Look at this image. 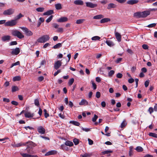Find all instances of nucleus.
Here are the masks:
<instances>
[{
	"mask_svg": "<svg viewBox=\"0 0 157 157\" xmlns=\"http://www.w3.org/2000/svg\"><path fill=\"white\" fill-rule=\"evenodd\" d=\"M26 143L28 144L25 151L21 152L20 154L22 157H37L36 155H32L34 153L33 148L36 146V144L32 141H29Z\"/></svg>",
	"mask_w": 157,
	"mask_h": 157,
	"instance_id": "obj_1",
	"label": "nucleus"
},
{
	"mask_svg": "<svg viewBox=\"0 0 157 157\" xmlns=\"http://www.w3.org/2000/svg\"><path fill=\"white\" fill-rule=\"evenodd\" d=\"M150 14L149 11L145 10L142 12H137L134 13V16L138 17L144 18L147 17Z\"/></svg>",
	"mask_w": 157,
	"mask_h": 157,
	"instance_id": "obj_2",
	"label": "nucleus"
},
{
	"mask_svg": "<svg viewBox=\"0 0 157 157\" xmlns=\"http://www.w3.org/2000/svg\"><path fill=\"white\" fill-rule=\"evenodd\" d=\"M12 34L13 36H16L20 39L24 37V36L21 32L16 29L12 30Z\"/></svg>",
	"mask_w": 157,
	"mask_h": 157,
	"instance_id": "obj_3",
	"label": "nucleus"
},
{
	"mask_svg": "<svg viewBox=\"0 0 157 157\" xmlns=\"http://www.w3.org/2000/svg\"><path fill=\"white\" fill-rule=\"evenodd\" d=\"M49 38V37L48 35H44L39 38L37 40V41L39 43H44L48 41Z\"/></svg>",
	"mask_w": 157,
	"mask_h": 157,
	"instance_id": "obj_4",
	"label": "nucleus"
},
{
	"mask_svg": "<svg viewBox=\"0 0 157 157\" xmlns=\"http://www.w3.org/2000/svg\"><path fill=\"white\" fill-rule=\"evenodd\" d=\"M27 36H30L33 35V32L29 30L27 28L24 27H20Z\"/></svg>",
	"mask_w": 157,
	"mask_h": 157,
	"instance_id": "obj_5",
	"label": "nucleus"
},
{
	"mask_svg": "<svg viewBox=\"0 0 157 157\" xmlns=\"http://www.w3.org/2000/svg\"><path fill=\"white\" fill-rule=\"evenodd\" d=\"M17 21L16 20H12L8 21L5 23L4 25L6 26H12L15 25L17 23Z\"/></svg>",
	"mask_w": 157,
	"mask_h": 157,
	"instance_id": "obj_6",
	"label": "nucleus"
},
{
	"mask_svg": "<svg viewBox=\"0 0 157 157\" xmlns=\"http://www.w3.org/2000/svg\"><path fill=\"white\" fill-rule=\"evenodd\" d=\"M14 12V10L12 8H10L5 10L3 12V14L5 15H10L12 14Z\"/></svg>",
	"mask_w": 157,
	"mask_h": 157,
	"instance_id": "obj_7",
	"label": "nucleus"
},
{
	"mask_svg": "<svg viewBox=\"0 0 157 157\" xmlns=\"http://www.w3.org/2000/svg\"><path fill=\"white\" fill-rule=\"evenodd\" d=\"M11 54L13 55H17L20 52V49L18 48H16L15 49H11Z\"/></svg>",
	"mask_w": 157,
	"mask_h": 157,
	"instance_id": "obj_8",
	"label": "nucleus"
},
{
	"mask_svg": "<svg viewBox=\"0 0 157 157\" xmlns=\"http://www.w3.org/2000/svg\"><path fill=\"white\" fill-rule=\"evenodd\" d=\"M62 64V63L60 60H58L56 62L54 65V67L55 69L58 70L61 66Z\"/></svg>",
	"mask_w": 157,
	"mask_h": 157,
	"instance_id": "obj_9",
	"label": "nucleus"
},
{
	"mask_svg": "<svg viewBox=\"0 0 157 157\" xmlns=\"http://www.w3.org/2000/svg\"><path fill=\"white\" fill-rule=\"evenodd\" d=\"M37 131L39 133L41 134H44L45 132V129L41 126H40L38 127Z\"/></svg>",
	"mask_w": 157,
	"mask_h": 157,
	"instance_id": "obj_10",
	"label": "nucleus"
},
{
	"mask_svg": "<svg viewBox=\"0 0 157 157\" xmlns=\"http://www.w3.org/2000/svg\"><path fill=\"white\" fill-rule=\"evenodd\" d=\"M57 153V151L55 150H51L47 152L45 154V156H47L51 155H54L56 154Z\"/></svg>",
	"mask_w": 157,
	"mask_h": 157,
	"instance_id": "obj_11",
	"label": "nucleus"
},
{
	"mask_svg": "<svg viewBox=\"0 0 157 157\" xmlns=\"http://www.w3.org/2000/svg\"><path fill=\"white\" fill-rule=\"evenodd\" d=\"M86 6L87 7H89L91 8H94L97 6V5L95 4H93L90 2H86Z\"/></svg>",
	"mask_w": 157,
	"mask_h": 157,
	"instance_id": "obj_12",
	"label": "nucleus"
},
{
	"mask_svg": "<svg viewBox=\"0 0 157 157\" xmlns=\"http://www.w3.org/2000/svg\"><path fill=\"white\" fill-rule=\"evenodd\" d=\"M88 104V101L85 99H82L81 100V101L79 102V104L80 105L84 106L87 105Z\"/></svg>",
	"mask_w": 157,
	"mask_h": 157,
	"instance_id": "obj_13",
	"label": "nucleus"
},
{
	"mask_svg": "<svg viewBox=\"0 0 157 157\" xmlns=\"http://www.w3.org/2000/svg\"><path fill=\"white\" fill-rule=\"evenodd\" d=\"M68 19L67 17H63L58 19L57 21L59 22H63L67 21Z\"/></svg>",
	"mask_w": 157,
	"mask_h": 157,
	"instance_id": "obj_14",
	"label": "nucleus"
},
{
	"mask_svg": "<svg viewBox=\"0 0 157 157\" xmlns=\"http://www.w3.org/2000/svg\"><path fill=\"white\" fill-rule=\"evenodd\" d=\"M33 113H32L29 112H27L25 113V117L27 118H30L34 116Z\"/></svg>",
	"mask_w": 157,
	"mask_h": 157,
	"instance_id": "obj_15",
	"label": "nucleus"
},
{
	"mask_svg": "<svg viewBox=\"0 0 157 157\" xmlns=\"http://www.w3.org/2000/svg\"><path fill=\"white\" fill-rule=\"evenodd\" d=\"M10 38L9 35L5 36L2 37V40L3 41H9L10 40Z\"/></svg>",
	"mask_w": 157,
	"mask_h": 157,
	"instance_id": "obj_16",
	"label": "nucleus"
},
{
	"mask_svg": "<svg viewBox=\"0 0 157 157\" xmlns=\"http://www.w3.org/2000/svg\"><path fill=\"white\" fill-rule=\"evenodd\" d=\"M115 36L117 41L120 42L121 40V34L118 32L115 33Z\"/></svg>",
	"mask_w": 157,
	"mask_h": 157,
	"instance_id": "obj_17",
	"label": "nucleus"
},
{
	"mask_svg": "<svg viewBox=\"0 0 157 157\" xmlns=\"http://www.w3.org/2000/svg\"><path fill=\"white\" fill-rule=\"evenodd\" d=\"M105 43L108 46L110 47H113L114 45L113 42L110 40H107Z\"/></svg>",
	"mask_w": 157,
	"mask_h": 157,
	"instance_id": "obj_18",
	"label": "nucleus"
},
{
	"mask_svg": "<svg viewBox=\"0 0 157 157\" xmlns=\"http://www.w3.org/2000/svg\"><path fill=\"white\" fill-rule=\"evenodd\" d=\"M53 11L52 10H48L46 12L43 13L44 15H50L53 13Z\"/></svg>",
	"mask_w": 157,
	"mask_h": 157,
	"instance_id": "obj_19",
	"label": "nucleus"
},
{
	"mask_svg": "<svg viewBox=\"0 0 157 157\" xmlns=\"http://www.w3.org/2000/svg\"><path fill=\"white\" fill-rule=\"evenodd\" d=\"M138 2V1L137 0H131L128 1L127 3L128 4L133 5L137 3Z\"/></svg>",
	"mask_w": 157,
	"mask_h": 157,
	"instance_id": "obj_20",
	"label": "nucleus"
},
{
	"mask_svg": "<svg viewBox=\"0 0 157 157\" xmlns=\"http://www.w3.org/2000/svg\"><path fill=\"white\" fill-rule=\"evenodd\" d=\"M116 5L113 3H111L108 5L107 8L108 9H110L112 8H115L116 7Z\"/></svg>",
	"mask_w": 157,
	"mask_h": 157,
	"instance_id": "obj_21",
	"label": "nucleus"
},
{
	"mask_svg": "<svg viewBox=\"0 0 157 157\" xmlns=\"http://www.w3.org/2000/svg\"><path fill=\"white\" fill-rule=\"evenodd\" d=\"M74 3L76 5H83V2L81 0H77L74 1Z\"/></svg>",
	"mask_w": 157,
	"mask_h": 157,
	"instance_id": "obj_22",
	"label": "nucleus"
},
{
	"mask_svg": "<svg viewBox=\"0 0 157 157\" xmlns=\"http://www.w3.org/2000/svg\"><path fill=\"white\" fill-rule=\"evenodd\" d=\"M104 17L103 15L102 14H99L93 17V19H99L103 18Z\"/></svg>",
	"mask_w": 157,
	"mask_h": 157,
	"instance_id": "obj_23",
	"label": "nucleus"
},
{
	"mask_svg": "<svg viewBox=\"0 0 157 157\" xmlns=\"http://www.w3.org/2000/svg\"><path fill=\"white\" fill-rule=\"evenodd\" d=\"M113 151L111 150H106L103 151L101 153V155H104L105 154H109L112 153Z\"/></svg>",
	"mask_w": 157,
	"mask_h": 157,
	"instance_id": "obj_24",
	"label": "nucleus"
},
{
	"mask_svg": "<svg viewBox=\"0 0 157 157\" xmlns=\"http://www.w3.org/2000/svg\"><path fill=\"white\" fill-rule=\"evenodd\" d=\"M62 46V44L61 43H59L56 44L55 45L53 46L52 47V48H53L54 49H58L60 47H61Z\"/></svg>",
	"mask_w": 157,
	"mask_h": 157,
	"instance_id": "obj_25",
	"label": "nucleus"
},
{
	"mask_svg": "<svg viewBox=\"0 0 157 157\" xmlns=\"http://www.w3.org/2000/svg\"><path fill=\"white\" fill-rule=\"evenodd\" d=\"M110 21V19L109 18H104L102 19L101 21L100 22L101 23H104L105 22H107L108 21Z\"/></svg>",
	"mask_w": 157,
	"mask_h": 157,
	"instance_id": "obj_26",
	"label": "nucleus"
},
{
	"mask_svg": "<svg viewBox=\"0 0 157 157\" xmlns=\"http://www.w3.org/2000/svg\"><path fill=\"white\" fill-rule=\"evenodd\" d=\"M65 145L66 146H68L71 147L73 145V144L71 141H67L65 142Z\"/></svg>",
	"mask_w": 157,
	"mask_h": 157,
	"instance_id": "obj_27",
	"label": "nucleus"
},
{
	"mask_svg": "<svg viewBox=\"0 0 157 157\" xmlns=\"http://www.w3.org/2000/svg\"><path fill=\"white\" fill-rule=\"evenodd\" d=\"M21 80V77L20 76H17L14 77L13 78V81H19Z\"/></svg>",
	"mask_w": 157,
	"mask_h": 157,
	"instance_id": "obj_28",
	"label": "nucleus"
},
{
	"mask_svg": "<svg viewBox=\"0 0 157 157\" xmlns=\"http://www.w3.org/2000/svg\"><path fill=\"white\" fill-rule=\"evenodd\" d=\"M70 123L77 126H79L80 125V123L78 122L73 121H70Z\"/></svg>",
	"mask_w": 157,
	"mask_h": 157,
	"instance_id": "obj_29",
	"label": "nucleus"
},
{
	"mask_svg": "<svg viewBox=\"0 0 157 157\" xmlns=\"http://www.w3.org/2000/svg\"><path fill=\"white\" fill-rule=\"evenodd\" d=\"M135 149L138 152H142L143 151V149L142 147L140 146H137Z\"/></svg>",
	"mask_w": 157,
	"mask_h": 157,
	"instance_id": "obj_30",
	"label": "nucleus"
},
{
	"mask_svg": "<svg viewBox=\"0 0 157 157\" xmlns=\"http://www.w3.org/2000/svg\"><path fill=\"white\" fill-rule=\"evenodd\" d=\"M24 145V144L22 143H20L16 144H12V146L13 147H18Z\"/></svg>",
	"mask_w": 157,
	"mask_h": 157,
	"instance_id": "obj_31",
	"label": "nucleus"
},
{
	"mask_svg": "<svg viewBox=\"0 0 157 157\" xmlns=\"http://www.w3.org/2000/svg\"><path fill=\"white\" fill-rule=\"evenodd\" d=\"M55 6L56 10H60L62 8L61 5L60 3L55 4Z\"/></svg>",
	"mask_w": 157,
	"mask_h": 157,
	"instance_id": "obj_32",
	"label": "nucleus"
},
{
	"mask_svg": "<svg viewBox=\"0 0 157 157\" xmlns=\"http://www.w3.org/2000/svg\"><path fill=\"white\" fill-rule=\"evenodd\" d=\"M23 16H24L23 15H22L21 13H20L15 17V20H16V21H17V20L19 19Z\"/></svg>",
	"mask_w": 157,
	"mask_h": 157,
	"instance_id": "obj_33",
	"label": "nucleus"
},
{
	"mask_svg": "<svg viewBox=\"0 0 157 157\" xmlns=\"http://www.w3.org/2000/svg\"><path fill=\"white\" fill-rule=\"evenodd\" d=\"M44 10V7H39L36 9V11L38 12H42Z\"/></svg>",
	"mask_w": 157,
	"mask_h": 157,
	"instance_id": "obj_34",
	"label": "nucleus"
},
{
	"mask_svg": "<svg viewBox=\"0 0 157 157\" xmlns=\"http://www.w3.org/2000/svg\"><path fill=\"white\" fill-rule=\"evenodd\" d=\"M84 19H80L77 20L76 21V23L77 24H80L82 23L84 21Z\"/></svg>",
	"mask_w": 157,
	"mask_h": 157,
	"instance_id": "obj_35",
	"label": "nucleus"
},
{
	"mask_svg": "<svg viewBox=\"0 0 157 157\" xmlns=\"http://www.w3.org/2000/svg\"><path fill=\"white\" fill-rule=\"evenodd\" d=\"M19 89L17 86H13L12 87V92H14L17 91Z\"/></svg>",
	"mask_w": 157,
	"mask_h": 157,
	"instance_id": "obj_36",
	"label": "nucleus"
},
{
	"mask_svg": "<svg viewBox=\"0 0 157 157\" xmlns=\"http://www.w3.org/2000/svg\"><path fill=\"white\" fill-rule=\"evenodd\" d=\"M101 38L98 36H95L94 37H93L91 38V40H99Z\"/></svg>",
	"mask_w": 157,
	"mask_h": 157,
	"instance_id": "obj_37",
	"label": "nucleus"
},
{
	"mask_svg": "<svg viewBox=\"0 0 157 157\" xmlns=\"http://www.w3.org/2000/svg\"><path fill=\"white\" fill-rule=\"evenodd\" d=\"M148 135L149 136H150L157 138V134L156 133L152 132H150L149 133Z\"/></svg>",
	"mask_w": 157,
	"mask_h": 157,
	"instance_id": "obj_38",
	"label": "nucleus"
},
{
	"mask_svg": "<svg viewBox=\"0 0 157 157\" xmlns=\"http://www.w3.org/2000/svg\"><path fill=\"white\" fill-rule=\"evenodd\" d=\"M74 81V79L73 78H71L70 79L68 82V85L69 86L71 85L73 83Z\"/></svg>",
	"mask_w": 157,
	"mask_h": 157,
	"instance_id": "obj_39",
	"label": "nucleus"
},
{
	"mask_svg": "<svg viewBox=\"0 0 157 157\" xmlns=\"http://www.w3.org/2000/svg\"><path fill=\"white\" fill-rule=\"evenodd\" d=\"M73 141L75 145H77L79 143V140L76 138L74 139L73 140Z\"/></svg>",
	"mask_w": 157,
	"mask_h": 157,
	"instance_id": "obj_40",
	"label": "nucleus"
},
{
	"mask_svg": "<svg viewBox=\"0 0 157 157\" xmlns=\"http://www.w3.org/2000/svg\"><path fill=\"white\" fill-rule=\"evenodd\" d=\"M114 71L113 70L110 71L108 73V75L109 77L112 76L114 73Z\"/></svg>",
	"mask_w": 157,
	"mask_h": 157,
	"instance_id": "obj_41",
	"label": "nucleus"
},
{
	"mask_svg": "<svg viewBox=\"0 0 157 157\" xmlns=\"http://www.w3.org/2000/svg\"><path fill=\"white\" fill-rule=\"evenodd\" d=\"M53 16L51 15L46 20V22L47 23L49 22L52 19Z\"/></svg>",
	"mask_w": 157,
	"mask_h": 157,
	"instance_id": "obj_42",
	"label": "nucleus"
},
{
	"mask_svg": "<svg viewBox=\"0 0 157 157\" xmlns=\"http://www.w3.org/2000/svg\"><path fill=\"white\" fill-rule=\"evenodd\" d=\"M156 23H152L148 25L147 27L149 28H152L155 26L156 25Z\"/></svg>",
	"mask_w": 157,
	"mask_h": 157,
	"instance_id": "obj_43",
	"label": "nucleus"
},
{
	"mask_svg": "<svg viewBox=\"0 0 157 157\" xmlns=\"http://www.w3.org/2000/svg\"><path fill=\"white\" fill-rule=\"evenodd\" d=\"M98 118V116L96 114H94V117L92 118V121L94 122H95L96 121L97 119Z\"/></svg>",
	"mask_w": 157,
	"mask_h": 157,
	"instance_id": "obj_44",
	"label": "nucleus"
},
{
	"mask_svg": "<svg viewBox=\"0 0 157 157\" xmlns=\"http://www.w3.org/2000/svg\"><path fill=\"white\" fill-rule=\"evenodd\" d=\"M123 75L122 74L118 73L116 75V77L119 78H121L122 77Z\"/></svg>",
	"mask_w": 157,
	"mask_h": 157,
	"instance_id": "obj_45",
	"label": "nucleus"
},
{
	"mask_svg": "<svg viewBox=\"0 0 157 157\" xmlns=\"http://www.w3.org/2000/svg\"><path fill=\"white\" fill-rule=\"evenodd\" d=\"M148 111L151 114L154 111V109L152 107H150L148 109Z\"/></svg>",
	"mask_w": 157,
	"mask_h": 157,
	"instance_id": "obj_46",
	"label": "nucleus"
},
{
	"mask_svg": "<svg viewBox=\"0 0 157 157\" xmlns=\"http://www.w3.org/2000/svg\"><path fill=\"white\" fill-rule=\"evenodd\" d=\"M149 80H146L144 83V85L146 87H147L149 85Z\"/></svg>",
	"mask_w": 157,
	"mask_h": 157,
	"instance_id": "obj_47",
	"label": "nucleus"
},
{
	"mask_svg": "<svg viewBox=\"0 0 157 157\" xmlns=\"http://www.w3.org/2000/svg\"><path fill=\"white\" fill-rule=\"evenodd\" d=\"M91 82L94 89L95 90L97 88V86L96 84L93 81H91Z\"/></svg>",
	"mask_w": 157,
	"mask_h": 157,
	"instance_id": "obj_48",
	"label": "nucleus"
},
{
	"mask_svg": "<svg viewBox=\"0 0 157 157\" xmlns=\"http://www.w3.org/2000/svg\"><path fill=\"white\" fill-rule=\"evenodd\" d=\"M122 58H118L115 61V62L116 63H119L121 61Z\"/></svg>",
	"mask_w": 157,
	"mask_h": 157,
	"instance_id": "obj_49",
	"label": "nucleus"
},
{
	"mask_svg": "<svg viewBox=\"0 0 157 157\" xmlns=\"http://www.w3.org/2000/svg\"><path fill=\"white\" fill-rule=\"evenodd\" d=\"M17 44V43L16 41H13L11 42L10 44V45H16Z\"/></svg>",
	"mask_w": 157,
	"mask_h": 157,
	"instance_id": "obj_50",
	"label": "nucleus"
},
{
	"mask_svg": "<svg viewBox=\"0 0 157 157\" xmlns=\"http://www.w3.org/2000/svg\"><path fill=\"white\" fill-rule=\"evenodd\" d=\"M134 79L131 78L128 79V81L129 83H132L134 82Z\"/></svg>",
	"mask_w": 157,
	"mask_h": 157,
	"instance_id": "obj_51",
	"label": "nucleus"
},
{
	"mask_svg": "<svg viewBox=\"0 0 157 157\" xmlns=\"http://www.w3.org/2000/svg\"><path fill=\"white\" fill-rule=\"evenodd\" d=\"M142 48L144 49H147L148 48V46L145 44H144L142 45Z\"/></svg>",
	"mask_w": 157,
	"mask_h": 157,
	"instance_id": "obj_52",
	"label": "nucleus"
},
{
	"mask_svg": "<svg viewBox=\"0 0 157 157\" xmlns=\"http://www.w3.org/2000/svg\"><path fill=\"white\" fill-rule=\"evenodd\" d=\"M35 105L38 106L39 105V101L38 99H36L35 100Z\"/></svg>",
	"mask_w": 157,
	"mask_h": 157,
	"instance_id": "obj_53",
	"label": "nucleus"
},
{
	"mask_svg": "<svg viewBox=\"0 0 157 157\" xmlns=\"http://www.w3.org/2000/svg\"><path fill=\"white\" fill-rule=\"evenodd\" d=\"M84 131L87 132L89 131L90 130V129L89 128H83V127H82L81 128Z\"/></svg>",
	"mask_w": 157,
	"mask_h": 157,
	"instance_id": "obj_54",
	"label": "nucleus"
},
{
	"mask_svg": "<svg viewBox=\"0 0 157 157\" xmlns=\"http://www.w3.org/2000/svg\"><path fill=\"white\" fill-rule=\"evenodd\" d=\"M44 77L42 76H40L38 78V80L39 82H41L43 81L44 80Z\"/></svg>",
	"mask_w": 157,
	"mask_h": 157,
	"instance_id": "obj_55",
	"label": "nucleus"
},
{
	"mask_svg": "<svg viewBox=\"0 0 157 157\" xmlns=\"http://www.w3.org/2000/svg\"><path fill=\"white\" fill-rule=\"evenodd\" d=\"M88 142H89V144L90 145H91L93 144V140L90 139H88Z\"/></svg>",
	"mask_w": 157,
	"mask_h": 157,
	"instance_id": "obj_56",
	"label": "nucleus"
},
{
	"mask_svg": "<svg viewBox=\"0 0 157 157\" xmlns=\"http://www.w3.org/2000/svg\"><path fill=\"white\" fill-rule=\"evenodd\" d=\"M40 136V137H41L42 138L44 139L45 140H49V138L48 137L44 136Z\"/></svg>",
	"mask_w": 157,
	"mask_h": 157,
	"instance_id": "obj_57",
	"label": "nucleus"
},
{
	"mask_svg": "<svg viewBox=\"0 0 157 157\" xmlns=\"http://www.w3.org/2000/svg\"><path fill=\"white\" fill-rule=\"evenodd\" d=\"M100 3L103 4H105L107 3V0H103L100 2Z\"/></svg>",
	"mask_w": 157,
	"mask_h": 157,
	"instance_id": "obj_58",
	"label": "nucleus"
},
{
	"mask_svg": "<svg viewBox=\"0 0 157 157\" xmlns=\"http://www.w3.org/2000/svg\"><path fill=\"white\" fill-rule=\"evenodd\" d=\"M96 96L98 98H99L100 97V92H97L96 93Z\"/></svg>",
	"mask_w": 157,
	"mask_h": 157,
	"instance_id": "obj_59",
	"label": "nucleus"
},
{
	"mask_svg": "<svg viewBox=\"0 0 157 157\" xmlns=\"http://www.w3.org/2000/svg\"><path fill=\"white\" fill-rule=\"evenodd\" d=\"M61 72V70H57V71L55 72L54 74V76H56V75H57L60 72Z\"/></svg>",
	"mask_w": 157,
	"mask_h": 157,
	"instance_id": "obj_60",
	"label": "nucleus"
},
{
	"mask_svg": "<svg viewBox=\"0 0 157 157\" xmlns=\"http://www.w3.org/2000/svg\"><path fill=\"white\" fill-rule=\"evenodd\" d=\"M63 31V29L62 28H59L57 30V32H62Z\"/></svg>",
	"mask_w": 157,
	"mask_h": 157,
	"instance_id": "obj_61",
	"label": "nucleus"
},
{
	"mask_svg": "<svg viewBox=\"0 0 157 157\" xmlns=\"http://www.w3.org/2000/svg\"><path fill=\"white\" fill-rule=\"evenodd\" d=\"M11 103L13 105H18V103L17 102L14 101H11Z\"/></svg>",
	"mask_w": 157,
	"mask_h": 157,
	"instance_id": "obj_62",
	"label": "nucleus"
},
{
	"mask_svg": "<svg viewBox=\"0 0 157 157\" xmlns=\"http://www.w3.org/2000/svg\"><path fill=\"white\" fill-rule=\"evenodd\" d=\"M42 109L40 108L39 109V111L38 112V113L39 114L40 116H41L42 115Z\"/></svg>",
	"mask_w": 157,
	"mask_h": 157,
	"instance_id": "obj_63",
	"label": "nucleus"
},
{
	"mask_svg": "<svg viewBox=\"0 0 157 157\" xmlns=\"http://www.w3.org/2000/svg\"><path fill=\"white\" fill-rule=\"evenodd\" d=\"M81 156L82 157H89V155L87 153H85L83 155H81Z\"/></svg>",
	"mask_w": 157,
	"mask_h": 157,
	"instance_id": "obj_64",
	"label": "nucleus"
}]
</instances>
